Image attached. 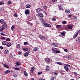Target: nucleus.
I'll list each match as a JSON object with an SVG mask.
<instances>
[{
	"label": "nucleus",
	"mask_w": 80,
	"mask_h": 80,
	"mask_svg": "<svg viewBox=\"0 0 80 80\" xmlns=\"http://www.w3.org/2000/svg\"><path fill=\"white\" fill-rule=\"evenodd\" d=\"M64 68L66 72H68L69 68L68 67H70V65L67 64H65L63 65Z\"/></svg>",
	"instance_id": "f257e3e1"
},
{
	"label": "nucleus",
	"mask_w": 80,
	"mask_h": 80,
	"mask_svg": "<svg viewBox=\"0 0 80 80\" xmlns=\"http://www.w3.org/2000/svg\"><path fill=\"white\" fill-rule=\"evenodd\" d=\"M42 25L45 27H51V25L47 22L43 23H42Z\"/></svg>",
	"instance_id": "f03ea898"
},
{
	"label": "nucleus",
	"mask_w": 80,
	"mask_h": 80,
	"mask_svg": "<svg viewBox=\"0 0 80 80\" xmlns=\"http://www.w3.org/2000/svg\"><path fill=\"white\" fill-rule=\"evenodd\" d=\"M36 11L37 13H40V12L42 11V9L40 8H38L36 9Z\"/></svg>",
	"instance_id": "7ed1b4c3"
},
{
	"label": "nucleus",
	"mask_w": 80,
	"mask_h": 80,
	"mask_svg": "<svg viewBox=\"0 0 80 80\" xmlns=\"http://www.w3.org/2000/svg\"><path fill=\"white\" fill-rule=\"evenodd\" d=\"M40 38L41 39V40L45 41V40H46V38H45V36H39Z\"/></svg>",
	"instance_id": "20e7f679"
},
{
	"label": "nucleus",
	"mask_w": 80,
	"mask_h": 80,
	"mask_svg": "<svg viewBox=\"0 0 80 80\" xmlns=\"http://www.w3.org/2000/svg\"><path fill=\"white\" fill-rule=\"evenodd\" d=\"M69 29H72L73 28V26L71 25V24L68 25L67 27Z\"/></svg>",
	"instance_id": "39448f33"
},
{
	"label": "nucleus",
	"mask_w": 80,
	"mask_h": 80,
	"mask_svg": "<svg viewBox=\"0 0 80 80\" xmlns=\"http://www.w3.org/2000/svg\"><path fill=\"white\" fill-rule=\"evenodd\" d=\"M30 51L29 50L28 51L26 52L24 54L25 57H27V56H28L29 54L30 53Z\"/></svg>",
	"instance_id": "423d86ee"
},
{
	"label": "nucleus",
	"mask_w": 80,
	"mask_h": 80,
	"mask_svg": "<svg viewBox=\"0 0 80 80\" xmlns=\"http://www.w3.org/2000/svg\"><path fill=\"white\" fill-rule=\"evenodd\" d=\"M38 15L40 18L42 19L43 18V15L42 13H39Z\"/></svg>",
	"instance_id": "0eeeda50"
},
{
	"label": "nucleus",
	"mask_w": 80,
	"mask_h": 80,
	"mask_svg": "<svg viewBox=\"0 0 80 80\" xmlns=\"http://www.w3.org/2000/svg\"><path fill=\"white\" fill-rule=\"evenodd\" d=\"M46 71H50V68L49 66H47L45 69Z\"/></svg>",
	"instance_id": "6e6552de"
},
{
	"label": "nucleus",
	"mask_w": 80,
	"mask_h": 80,
	"mask_svg": "<svg viewBox=\"0 0 80 80\" xmlns=\"http://www.w3.org/2000/svg\"><path fill=\"white\" fill-rule=\"evenodd\" d=\"M29 12L30 11L28 9H27L25 11L24 13L26 15H28Z\"/></svg>",
	"instance_id": "1a4fd4ad"
},
{
	"label": "nucleus",
	"mask_w": 80,
	"mask_h": 80,
	"mask_svg": "<svg viewBox=\"0 0 80 80\" xmlns=\"http://www.w3.org/2000/svg\"><path fill=\"white\" fill-rule=\"evenodd\" d=\"M35 70V68L33 67H32L31 68V70H30V72L32 74L33 73V71Z\"/></svg>",
	"instance_id": "9d476101"
},
{
	"label": "nucleus",
	"mask_w": 80,
	"mask_h": 80,
	"mask_svg": "<svg viewBox=\"0 0 80 80\" xmlns=\"http://www.w3.org/2000/svg\"><path fill=\"white\" fill-rule=\"evenodd\" d=\"M58 46V45L57 43H52V46H53V47H57Z\"/></svg>",
	"instance_id": "9b49d317"
},
{
	"label": "nucleus",
	"mask_w": 80,
	"mask_h": 80,
	"mask_svg": "<svg viewBox=\"0 0 80 80\" xmlns=\"http://www.w3.org/2000/svg\"><path fill=\"white\" fill-rule=\"evenodd\" d=\"M45 61H46V62L47 63H49L50 62V60L48 58H46Z\"/></svg>",
	"instance_id": "f8f14e48"
},
{
	"label": "nucleus",
	"mask_w": 80,
	"mask_h": 80,
	"mask_svg": "<svg viewBox=\"0 0 80 80\" xmlns=\"http://www.w3.org/2000/svg\"><path fill=\"white\" fill-rule=\"evenodd\" d=\"M16 48H18L19 50H20V45L19 44H18L17 45H16Z\"/></svg>",
	"instance_id": "ddd939ff"
},
{
	"label": "nucleus",
	"mask_w": 80,
	"mask_h": 80,
	"mask_svg": "<svg viewBox=\"0 0 80 80\" xmlns=\"http://www.w3.org/2000/svg\"><path fill=\"white\" fill-rule=\"evenodd\" d=\"M70 10L67 9L65 10V13H70Z\"/></svg>",
	"instance_id": "4468645a"
},
{
	"label": "nucleus",
	"mask_w": 80,
	"mask_h": 80,
	"mask_svg": "<svg viewBox=\"0 0 80 80\" xmlns=\"http://www.w3.org/2000/svg\"><path fill=\"white\" fill-rule=\"evenodd\" d=\"M4 67H5V68H7L8 69L10 68V67L8 65H7L6 64H4L3 65Z\"/></svg>",
	"instance_id": "2eb2a0df"
},
{
	"label": "nucleus",
	"mask_w": 80,
	"mask_h": 80,
	"mask_svg": "<svg viewBox=\"0 0 80 80\" xmlns=\"http://www.w3.org/2000/svg\"><path fill=\"white\" fill-rule=\"evenodd\" d=\"M4 20L3 19H1L0 21V23L1 24H2V25H3V23H4Z\"/></svg>",
	"instance_id": "dca6fc26"
},
{
	"label": "nucleus",
	"mask_w": 80,
	"mask_h": 80,
	"mask_svg": "<svg viewBox=\"0 0 80 80\" xmlns=\"http://www.w3.org/2000/svg\"><path fill=\"white\" fill-rule=\"evenodd\" d=\"M31 7V5L30 4H28L26 6V8H30Z\"/></svg>",
	"instance_id": "f3484780"
},
{
	"label": "nucleus",
	"mask_w": 80,
	"mask_h": 80,
	"mask_svg": "<svg viewBox=\"0 0 80 80\" xmlns=\"http://www.w3.org/2000/svg\"><path fill=\"white\" fill-rule=\"evenodd\" d=\"M58 8L60 10H63V7H62V6L61 5H59L58 6Z\"/></svg>",
	"instance_id": "a211bd4d"
},
{
	"label": "nucleus",
	"mask_w": 80,
	"mask_h": 80,
	"mask_svg": "<svg viewBox=\"0 0 80 80\" xmlns=\"http://www.w3.org/2000/svg\"><path fill=\"white\" fill-rule=\"evenodd\" d=\"M39 48L38 47H35L33 50V51H34L35 52L36 51H38V50Z\"/></svg>",
	"instance_id": "6ab92c4d"
},
{
	"label": "nucleus",
	"mask_w": 80,
	"mask_h": 80,
	"mask_svg": "<svg viewBox=\"0 0 80 80\" xmlns=\"http://www.w3.org/2000/svg\"><path fill=\"white\" fill-rule=\"evenodd\" d=\"M10 70H8L5 71L4 72V73H5V74H8V73H10Z\"/></svg>",
	"instance_id": "aec40b11"
},
{
	"label": "nucleus",
	"mask_w": 80,
	"mask_h": 80,
	"mask_svg": "<svg viewBox=\"0 0 80 80\" xmlns=\"http://www.w3.org/2000/svg\"><path fill=\"white\" fill-rule=\"evenodd\" d=\"M4 52L6 54H8L9 53V51L8 49H6L5 50Z\"/></svg>",
	"instance_id": "412c9836"
},
{
	"label": "nucleus",
	"mask_w": 80,
	"mask_h": 80,
	"mask_svg": "<svg viewBox=\"0 0 80 80\" xmlns=\"http://www.w3.org/2000/svg\"><path fill=\"white\" fill-rule=\"evenodd\" d=\"M2 45H7V41H3L2 42Z\"/></svg>",
	"instance_id": "4be33fe9"
},
{
	"label": "nucleus",
	"mask_w": 80,
	"mask_h": 80,
	"mask_svg": "<svg viewBox=\"0 0 80 80\" xmlns=\"http://www.w3.org/2000/svg\"><path fill=\"white\" fill-rule=\"evenodd\" d=\"M6 46H7V47H10L11 46V43H10V42L8 43L6 45Z\"/></svg>",
	"instance_id": "5701e85b"
},
{
	"label": "nucleus",
	"mask_w": 80,
	"mask_h": 80,
	"mask_svg": "<svg viewBox=\"0 0 80 80\" xmlns=\"http://www.w3.org/2000/svg\"><path fill=\"white\" fill-rule=\"evenodd\" d=\"M9 58L10 59H11V58H13V55H12V54H11L9 55Z\"/></svg>",
	"instance_id": "b1692460"
},
{
	"label": "nucleus",
	"mask_w": 80,
	"mask_h": 80,
	"mask_svg": "<svg viewBox=\"0 0 80 80\" xmlns=\"http://www.w3.org/2000/svg\"><path fill=\"white\" fill-rule=\"evenodd\" d=\"M57 64H58V65H63V63L59 62H56Z\"/></svg>",
	"instance_id": "393cba45"
},
{
	"label": "nucleus",
	"mask_w": 80,
	"mask_h": 80,
	"mask_svg": "<svg viewBox=\"0 0 80 80\" xmlns=\"http://www.w3.org/2000/svg\"><path fill=\"white\" fill-rule=\"evenodd\" d=\"M57 49L55 48H52V50L53 51V52H56L57 50Z\"/></svg>",
	"instance_id": "a878e982"
},
{
	"label": "nucleus",
	"mask_w": 80,
	"mask_h": 80,
	"mask_svg": "<svg viewBox=\"0 0 80 80\" xmlns=\"http://www.w3.org/2000/svg\"><path fill=\"white\" fill-rule=\"evenodd\" d=\"M78 34L76 33L73 36V38H75L76 37H77V36H78Z\"/></svg>",
	"instance_id": "bb28decb"
},
{
	"label": "nucleus",
	"mask_w": 80,
	"mask_h": 80,
	"mask_svg": "<svg viewBox=\"0 0 80 80\" xmlns=\"http://www.w3.org/2000/svg\"><path fill=\"white\" fill-rule=\"evenodd\" d=\"M24 73L25 76H26V77L28 76V74L26 71L24 72Z\"/></svg>",
	"instance_id": "cd10ccee"
},
{
	"label": "nucleus",
	"mask_w": 80,
	"mask_h": 80,
	"mask_svg": "<svg viewBox=\"0 0 80 80\" xmlns=\"http://www.w3.org/2000/svg\"><path fill=\"white\" fill-rule=\"evenodd\" d=\"M4 29H5V28L4 27H3L0 29V31L1 32H2V31H3V30H4Z\"/></svg>",
	"instance_id": "c85d7f7f"
},
{
	"label": "nucleus",
	"mask_w": 80,
	"mask_h": 80,
	"mask_svg": "<svg viewBox=\"0 0 80 80\" xmlns=\"http://www.w3.org/2000/svg\"><path fill=\"white\" fill-rule=\"evenodd\" d=\"M16 65H18V66H19V65H20V63H19V62H18V61L16 62Z\"/></svg>",
	"instance_id": "c756f323"
},
{
	"label": "nucleus",
	"mask_w": 80,
	"mask_h": 80,
	"mask_svg": "<svg viewBox=\"0 0 80 80\" xmlns=\"http://www.w3.org/2000/svg\"><path fill=\"white\" fill-rule=\"evenodd\" d=\"M13 16L15 17H18V14H17V13H14L13 14Z\"/></svg>",
	"instance_id": "7c9ffc66"
},
{
	"label": "nucleus",
	"mask_w": 80,
	"mask_h": 80,
	"mask_svg": "<svg viewBox=\"0 0 80 80\" xmlns=\"http://www.w3.org/2000/svg\"><path fill=\"white\" fill-rule=\"evenodd\" d=\"M3 25H4V27H7V23H6V22H4V23L2 24Z\"/></svg>",
	"instance_id": "2f4dec72"
},
{
	"label": "nucleus",
	"mask_w": 80,
	"mask_h": 80,
	"mask_svg": "<svg viewBox=\"0 0 80 80\" xmlns=\"http://www.w3.org/2000/svg\"><path fill=\"white\" fill-rule=\"evenodd\" d=\"M61 34L62 35V36H65V33L64 32H62L61 33Z\"/></svg>",
	"instance_id": "473e14b6"
},
{
	"label": "nucleus",
	"mask_w": 80,
	"mask_h": 80,
	"mask_svg": "<svg viewBox=\"0 0 80 80\" xmlns=\"http://www.w3.org/2000/svg\"><path fill=\"white\" fill-rule=\"evenodd\" d=\"M55 78H56V77L54 76V77H53L52 78H51L50 79V80H54V79H55Z\"/></svg>",
	"instance_id": "72a5a7b5"
},
{
	"label": "nucleus",
	"mask_w": 80,
	"mask_h": 80,
	"mask_svg": "<svg viewBox=\"0 0 80 80\" xmlns=\"http://www.w3.org/2000/svg\"><path fill=\"white\" fill-rule=\"evenodd\" d=\"M62 23L63 24V25H65L67 23V22H66L65 21H63L62 22Z\"/></svg>",
	"instance_id": "f704fd0d"
},
{
	"label": "nucleus",
	"mask_w": 80,
	"mask_h": 80,
	"mask_svg": "<svg viewBox=\"0 0 80 80\" xmlns=\"http://www.w3.org/2000/svg\"><path fill=\"white\" fill-rule=\"evenodd\" d=\"M56 27V28H60V27H61V25H57Z\"/></svg>",
	"instance_id": "c9c22d12"
},
{
	"label": "nucleus",
	"mask_w": 80,
	"mask_h": 80,
	"mask_svg": "<svg viewBox=\"0 0 80 80\" xmlns=\"http://www.w3.org/2000/svg\"><path fill=\"white\" fill-rule=\"evenodd\" d=\"M74 74H75V76H77V75H79V76H80V74H77V72H74Z\"/></svg>",
	"instance_id": "e433bc0d"
},
{
	"label": "nucleus",
	"mask_w": 80,
	"mask_h": 80,
	"mask_svg": "<svg viewBox=\"0 0 80 80\" xmlns=\"http://www.w3.org/2000/svg\"><path fill=\"white\" fill-rule=\"evenodd\" d=\"M80 37H78V38H77V39L76 41H77V42H80Z\"/></svg>",
	"instance_id": "4c0bfd02"
},
{
	"label": "nucleus",
	"mask_w": 80,
	"mask_h": 80,
	"mask_svg": "<svg viewBox=\"0 0 80 80\" xmlns=\"http://www.w3.org/2000/svg\"><path fill=\"white\" fill-rule=\"evenodd\" d=\"M14 69L16 70H20V68H14Z\"/></svg>",
	"instance_id": "58836bf2"
},
{
	"label": "nucleus",
	"mask_w": 80,
	"mask_h": 80,
	"mask_svg": "<svg viewBox=\"0 0 80 80\" xmlns=\"http://www.w3.org/2000/svg\"><path fill=\"white\" fill-rule=\"evenodd\" d=\"M52 2H54V4H55V3H57V0H52Z\"/></svg>",
	"instance_id": "ea45409f"
},
{
	"label": "nucleus",
	"mask_w": 80,
	"mask_h": 80,
	"mask_svg": "<svg viewBox=\"0 0 80 80\" xmlns=\"http://www.w3.org/2000/svg\"><path fill=\"white\" fill-rule=\"evenodd\" d=\"M43 8L44 9V10H47V7L46 6H44Z\"/></svg>",
	"instance_id": "a19ab883"
},
{
	"label": "nucleus",
	"mask_w": 80,
	"mask_h": 80,
	"mask_svg": "<svg viewBox=\"0 0 80 80\" xmlns=\"http://www.w3.org/2000/svg\"><path fill=\"white\" fill-rule=\"evenodd\" d=\"M4 3H5L4 2H0V5H3Z\"/></svg>",
	"instance_id": "79ce46f5"
},
{
	"label": "nucleus",
	"mask_w": 80,
	"mask_h": 80,
	"mask_svg": "<svg viewBox=\"0 0 80 80\" xmlns=\"http://www.w3.org/2000/svg\"><path fill=\"white\" fill-rule=\"evenodd\" d=\"M56 53H60V51L59 50L57 51V50L56 51Z\"/></svg>",
	"instance_id": "37998d69"
},
{
	"label": "nucleus",
	"mask_w": 80,
	"mask_h": 80,
	"mask_svg": "<svg viewBox=\"0 0 80 80\" xmlns=\"http://www.w3.org/2000/svg\"><path fill=\"white\" fill-rule=\"evenodd\" d=\"M6 41H7L8 42H9L10 41V38H7L6 39Z\"/></svg>",
	"instance_id": "c03bdc74"
},
{
	"label": "nucleus",
	"mask_w": 80,
	"mask_h": 80,
	"mask_svg": "<svg viewBox=\"0 0 80 80\" xmlns=\"http://www.w3.org/2000/svg\"><path fill=\"white\" fill-rule=\"evenodd\" d=\"M14 28H15V26L13 25L11 27V30H13V29H14Z\"/></svg>",
	"instance_id": "a18cd8bd"
},
{
	"label": "nucleus",
	"mask_w": 80,
	"mask_h": 80,
	"mask_svg": "<svg viewBox=\"0 0 80 80\" xmlns=\"http://www.w3.org/2000/svg\"><path fill=\"white\" fill-rule=\"evenodd\" d=\"M38 75H41V74H42V72H38Z\"/></svg>",
	"instance_id": "49530a36"
},
{
	"label": "nucleus",
	"mask_w": 80,
	"mask_h": 80,
	"mask_svg": "<svg viewBox=\"0 0 80 80\" xmlns=\"http://www.w3.org/2000/svg\"><path fill=\"white\" fill-rule=\"evenodd\" d=\"M24 45H28V42H24Z\"/></svg>",
	"instance_id": "de8ad7c7"
},
{
	"label": "nucleus",
	"mask_w": 80,
	"mask_h": 80,
	"mask_svg": "<svg viewBox=\"0 0 80 80\" xmlns=\"http://www.w3.org/2000/svg\"><path fill=\"white\" fill-rule=\"evenodd\" d=\"M52 21H53V22H55L56 21V19L55 18H52Z\"/></svg>",
	"instance_id": "09e8293b"
},
{
	"label": "nucleus",
	"mask_w": 80,
	"mask_h": 80,
	"mask_svg": "<svg viewBox=\"0 0 80 80\" xmlns=\"http://www.w3.org/2000/svg\"><path fill=\"white\" fill-rule=\"evenodd\" d=\"M6 38L5 37H2L1 38V39H2V40H5Z\"/></svg>",
	"instance_id": "8fccbe9b"
},
{
	"label": "nucleus",
	"mask_w": 80,
	"mask_h": 80,
	"mask_svg": "<svg viewBox=\"0 0 80 80\" xmlns=\"http://www.w3.org/2000/svg\"><path fill=\"white\" fill-rule=\"evenodd\" d=\"M42 22H43V23H45V20L43 19L42 20Z\"/></svg>",
	"instance_id": "3c124183"
},
{
	"label": "nucleus",
	"mask_w": 80,
	"mask_h": 80,
	"mask_svg": "<svg viewBox=\"0 0 80 80\" xmlns=\"http://www.w3.org/2000/svg\"><path fill=\"white\" fill-rule=\"evenodd\" d=\"M28 48H25V49L24 50L25 52H27V51H28Z\"/></svg>",
	"instance_id": "603ef678"
},
{
	"label": "nucleus",
	"mask_w": 80,
	"mask_h": 80,
	"mask_svg": "<svg viewBox=\"0 0 80 80\" xmlns=\"http://www.w3.org/2000/svg\"><path fill=\"white\" fill-rule=\"evenodd\" d=\"M8 4H11L12 3V2L10 1H9L8 2Z\"/></svg>",
	"instance_id": "864d4df0"
},
{
	"label": "nucleus",
	"mask_w": 80,
	"mask_h": 80,
	"mask_svg": "<svg viewBox=\"0 0 80 80\" xmlns=\"http://www.w3.org/2000/svg\"><path fill=\"white\" fill-rule=\"evenodd\" d=\"M0 49H1V50H2V49H3V47L2 46H0Z\"/></svg>",
	"instance_id": "5fc2aeb1"
},
{
	"label": "nucleus",
	"mask_w": 80,
	"mask_h": 80,
	"mask_svg": "<svg viewBox=\"0 0 80 80\" xmlns=\"http://www.w3.org/2000/svg\"><path fill=\"white\" fill-rule=\"evenodd\" d=\"M64 50L65 52H68V50L67 49H64Z\"/></svg>",
	"instance_id": "6e6d98bb"
},
{
	"label": "nucleus",
	"mask_w": 80,
	"mask_h": 80,
	"mask_svg": "<svg viewBox=\"0 0 80 80\" xmlns=\"http://www.w3.org/2000/svg\"><path fill=\"white\" fill-rule=\"evenodd\" d=\"M68 17L69 18H71V17H72V15H68Z\"/></svg>",
	"instance_id": "4d7b16f0"
},
{
	"label": "nucleus",
	"mask_w": 80,
	"mask_h": 80,
	"mask_svg": "<svg viewBox=\"0 0 80 80\" xmlns=\"http://www.w3.org/2000/svg\"><path fill=\"white\" fill-rule=\"evenodd\" d=\"M80 32V30H79L76 33H77L78 34V33Z\"/></svg>",
	"instance_id": "13d9d810"
},
{
	"label": "nucleus",
	"mask_w": 80,
	"mask_h": 80,
	"mask_svg": "<svg viewBox=\"0 0 80 80\" xmlns=\"http://www.w3.org/2000/svg\"><path fill=\"white\" fill-rule=\"evenodd\" d=\"M1 35H3V36H5V34L3 33H0Z\"/></svg>",
	"instance_id": "bf43d9fd"
},
{
	"label": "nucleus",
	"mask_w": 80,
	"mask_h": 80,
	"mask_svg": "<svg viewBox=\"0 0 80 80\" xmlns=\"http://www.w3.org/2000/svg\"><path fill=\"white\" fill-rule=\"evenodd\" d=\"M19 55H21L22 54V52H18Z\"/></svg>",
	"instance_id": "052dcab7"
},
{
	"label": "nucleus",
	"mask_w": 80,
	"mask_h": 80,
	"mask_svg": "<svg viewBox=\"0 0 80 80\" xmlns=\"http://www.w3.org/2000/svg\"><path fill=\"white\" fill-rule=\"evenodd\" d=\"M58 73L57 72H55V73H54V75H58Z\"/></svg>",
	"instance_id": "680f3d73"
},
{
	"label": "nucleus",
	"mask_w": 80,
	"mask_h": 80,
	"mask_svg": "<svg viewBox=\"0 0 80 80\" xmlns=\"http://www.w3.org/2000/svg\"><path fill=\"white\" fill-rule=\"evenodd\" d=\"M75 20H77V17L76 16L75 17Z\"/></svg>",
	"instance_id": "e2e57ef3"
},
{
	"label": "nucleus",
	"mask_w": 80,
	"mask_h": 80,
	"mask_svg": "<svg viewBox=\"0 0 80 80\" xmlns=\"http://www.w3.org/2000/svg\"><path fill=\"white\" fill-rule=\"evenodd\" d=\"M3 10H4V9H3V8H2L0 10H1L2 11H2H3Z\"/></svg>",
	"instance_id": "0e129e2a"
},
{
	"label": "nucleus",
	"mask_w": 80,
	"mask_h": 80,
	"mask_svg": "<svg viewBox=\"0 0 80 80\" xmlns=\"http://www.w3.org/2000/svg\"><path fill=\"white\" fill-rule=\"evenodd\" d=\"M35 80V79L34 78H32L31 79V80Z\"/></svg>",
	"instance_id": "69168bd1"
},
{
	"label": "nucleus",
	"mask_w": 80,
	"mask_h": 80,
	"mask_svg": "<svg viewBox=\"0 0 80 80\" xmlns=\"http://www.w3.org/2000/svg\"><path fill=\"white\" fill-rule=\"evenodd\" d=\"M15 77H17V75H15L14 76Z\"/></svg>",
	"instance_id": "338daca9"
},
{
	"label": "nucleus",
	"mask_w": 80,
	"mask_h": 80,
	"mask_svg": "<svg viewBox=\"0 0 80 80\" xmlns=\"http://www.w3.org/2000/svg\"><path fill=\"white\" fill-rule=\"evenodd\" d=\"M22 49H23V50H25V48H23Z\"/></svg>",
	"instance_id": "774afa93"
}]
</instances>
